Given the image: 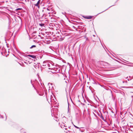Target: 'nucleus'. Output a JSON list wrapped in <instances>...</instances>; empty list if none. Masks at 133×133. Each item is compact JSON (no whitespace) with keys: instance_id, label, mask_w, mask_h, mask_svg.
Instances as JSON below:
<instances>
[{"instance_id":"nucleus-1","label":"nucleus","mask_w":133,"mask_h":133,"mask_svg":"<svg viewBox=\"0 0 133 133\" xmlns=\"http://www.w3.org/2000/svg\"><path fill=\"white\" fill-rule=\"evenodd\" d=\"M51 67L50 68H48L47 69V71H51L52 73L55 72L56 71H57V68H56L54 67L52 68Z\"/></svg>"},{"instance_id":"nucleus-2","label":"nucleus","mask_w":133,"mask_h":133,"mask_svg":"<svg viewBox=\"0 0 133 133\" xmlns=\"http://www.w3.org/2000/svg\"><path fill=\"white\" fill-rule=\"evenodd\" d=\"M43 66H53V65L51 63H49L48 62H44L43 65Z\"/></svg>"},{"instance_id":"nucleus-3","label":"nucleus","mask_w":133,"mask_h":133,"mask_svg":"<svg viewBox=\"0 0 133 133\" xmlns=\"http://www.w3.org/2000/svg\"><path fill=\"white\" fill-rule=\"evenodd\" d=\"M100 63L102 66H108V63L103 61H101L100 62Z\"/></svg>"},{"instance_id":"nucleus-4","label":"nucleus","mask_w":133,"mask_h":133,"mask_svg":"<svg viewBox=\"0 0 133 133\" xmlns=\"http://www.w3.org/2000/svg\"><path fill=\"white\" fill-rule=\"evenodd\" d=\"M117 66H122L127 65H126L125 64L120 62L119 61L117 60Z\"/></svg>"},{"instance_id":"nucleus-5","label":"nucleus","mask_w":133,"mask_h":133,"mask_svg":"<svg viewBox=\"0 0 133 133\" xmlns=\"http://www.w3.org/2000/svg\"><path fill=\"white\" fill-rule=\"evenodd\" d=\"M40 0H39L37 2V3L36 4H35V6H37L38 8H39L40 7L39 4L40 3Z\"/></svg>"},{"instance_id":"nucleus-6","label":"nucleus","mask_w":133,"mask_h":133,"mask_svg":"<svg viewBox=\"0 0 133 133\" xmlns=\"http://www.w3.org/2000/svg\"><path fill=\"white\" fill-rule=\"evenodd\" d=\"M84 18L86 19H91L92 18V17L91 16H86L84 17Z\"/></svg>"},{"instance_id":"nucleus-7","label":"nucleus","mask_w":133,"mask_h":133,"mask_svg":"<svg viewBox=\"0 0 133 133\" xmlns=\"http://www.w3.org/2000/svg\"><path fill=\"white\" fill-rule=\"evenodd\" d=\"M28 56L31 57L33 58H35L36 57V56H35L34 55H28Z\"/></svg>"},{"instance_id":"nucleus-8","label":"nucleus","mask_w":133,"mask_h":133,"mask_svg":"<svg viewBox=\"0 0 133 133\" xmlns=\"http://www.w3.org/2000/svg\"><path fill=\"white\" fill-rule=\"evenodd\" d=\"M41 26H44V24L43 23H41L39 24Z\"/></svg>"},{"instance_id":"nucleus-9","label":"nucleus","mask_w":133,"mask_h":133,"mask_svg":"<svg viewBox=\"0 0 133 133\" xmlns=\"http://www.w3.org/2000/svg\"><path fill=\"white\" fill-rule=\"evenodd\" d=\"M36 47V45H33L30 48V49H31L33 47Z\"/></svg>"},{"instance_id":"nucleus-10","label":"nucleus","mask_w":133,"mask_h":133,"mask_svg":"<svg viewBox=\"0 0 133 133\" xmlns=\"http://www.w3.org/2000/svg\"><path fill=\"white\" fill-rule=\"evenodd\" d=\"M50 9L49 8H47V10L48 11H49L50 10Z\"/></svg>"},{"instance_id":"nucleus-11","label":"nucleus","mask_w":133,"mask_h":133,"mask_svg":"<svg viewBox=\"0 0 133 133\" xmlns=\"http://www.w3.org/2000/svg\"><path fill=\"white\" fill-rule=\"evenodd\" d=\"M74 126L77 129H79V128H78V127H77V126H75V125H74Z\"/></svg>"},{"instance_id":"nucleus-12","label":"nucleus","mask_w":133,"mask_h":133,"mask_svg":"<svg viewBox=\"0 0 133 133\" xmlns=\"http://www.w3.org/2000/svg\"><path fill=\"white\" fill-rule=\"evenodd\" d=\"M128 66H130V67H131V66H133V65H128Z\"/></svg>"},{"instance_id":"nucleus-13","label":"nucleus","mask_w":133,"mask_h":133,"mask_svg":"<svg viewBox=\"0 0 133 133\" xmlns=\"http://www.w3.org/2000/svg\"><path fill=\"white\" fill-rule=\"evenodd\" d=\"M21 9L20 8H18L16 9L17 10H20Z\"/></svg>"},{"instance_id":"nucleus-14","label":"nucleus","mask_w":133,"mask_h":133,"mask_svg":"<svg viewBox=\"0 0 133 133\" xmlns=\"http://www.w3.org/2000/svg\"><path fill=\"white\" fill-rule=\"evenodd\" d=\"M103 12V11H102V12ZM101 13H102V12H101ZM99 14H100V13H99Z\"/></svg>"},{"instance_id":"nucleus-15","label":"nucleus","mask_w":133,"mask_h":133,"mask_svg":"<svg viewBox=\"0 0 133 133\" xmlns=\"http://www.w3.org/2000/svg\"><path fill=\"white\" fill-rule=\"evenodd\" d=\"M47 68H48L47 69H46L47 70L48 68V67H47Z\"/></svg>"}]
</instances>
